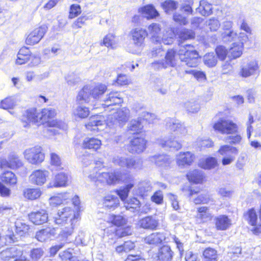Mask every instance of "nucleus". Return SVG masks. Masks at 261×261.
<instances>
[{"mask_svg":"<svg viewBox=\"0 0 261 261\" xmlns=\"http://www.w3.org/2000/svg\"><path fill=\"white\" fill-rule=\"evenodd\" d=\"M195 219L200 223L204 224L211 221L213 219V215L210 212L208 206H200L197 208Z\"/></svg>","mask_w":261,"mask_h":261,"instance_id":"b1692460","label":"nucleus"},{"mask_svg":"<svg viewBox=\"0 0 261 261\" xmlns=\"http://www.w3.org/2000/svg\"><path fill=\"white\" fill-rule=\"evenodd\" d=\"M88 17L85 15H82L77 17L71 24V27L73 31L77 32L86 25V21Z\"/></svg>","mask_w":261,"mask_h":261,"instance_id":"09e8293b","label":"nucleus"},{"mask_svg":"<svg viewBox=\"0 0 261 261\" xmlns=\"http://www.w3.org/2000/svg\"><path fill=\"white\" fill-rule=\"evenodd\" d=\"M244 216L248 223L253 226L251 232L255 235L261 234V223H257L258 218L255 209L254 207L248 209L244 214Z\"/></svg>","mask_w":261,"mask_h":261,"instance_id":"2eb2a0df","label":"nucleus"},{"mask_svg":"<svg viewBox=\"0 0 261 261\" xmlns=\"http://www.w3.org/2000/svg\"><path fill=\"white\" fill-rule=\"evenodd\" d=\"M203 62L207 67H213L217 64V58L213 53H207L203 57Z\"/></svg>","mask_w":261,"mask_h":261,"instance_id":"4d7b16f0","label":"nucleus"},{"mask_svg":"<svg viewBox=\"0 0 261 261\" xmlns=\"http://www.w3.org/2000/svg\"><path fill=\"white\" fill-rule=\"evenodd\" d=\"M174 252L170 247L164 245L159 248L156 254V258L160 261H171Z\"/></svg>","mask_w":261,"mask_h":261,"instance_id":"7c9ffc66","label":"nucleus"},{"mask_svg":"<svg viewBox=\"0 0 261 261\" xmlns=\"http://www.w3.org/2000/svg\"><path fill=\"white\" fill-rule=\"evenodd\" d=\"M50 164L57 170H62L63 169L61 159L59 155L56 153L53 152L50 153Z\"/></svg>","mask_w":261,"mask_h":261,"instance_id":"603ef678","label":"nucleus"},{"mask_svg":"<svg viewBox=\"0 0 261 261\" xmlns=\"http://www.w3.org/2000/svg\"><path fill=\"white\" fill-rule=\"evenodd\" d=\"M218 153L223 156L221 160L222 165L226 166L235 160V156L238 154L239 149L236 147L229 145H222L218 150Z\"/></svg>","mask_w":261,"mask_h":261,"instance_id":"9d476101","label":"nucleus"},{"mask_svg":"<svg viewBox=\"0 0 261 261\" xmlns=\"http://www.w3.org/2000/svg\"><path fill=\"white\" fill-rule=\"evenodd\" d=\"M185 176L190 184L195 185H202L206 182L207 179L205 173L198 169L189 170Z\"/></svg>","mask_w":261,"mask_h":261,"instance_id":"dca6fc26","label":"nucleus"},{"mask_svg":"<svg viewBox=\"0 0 261 261\" xmlns=\"http://www.w3.org/2000/svg\"><path fill=\"white\" fill-rule=\"evenodd\" d=\"M105 118L103 116L98 114L92 115L88 121L85 124L86 129L90 132H99V126L103 125Z\"/></svg>","mask_w":261,"mask_h":261,"instance_id":"6ab92c4d","label":"nucleus"},{"mask_svg":"<svg viewBox=\"0 0 261 261\" xmlns=\"http://www.w3.org/2000/svg\"><path fill=\"white\" fill-rule=\"evenodd\" d=\"M122 102L123 98L120 96L118 92H111L107 95L102 106L103 108H106L110 106L120 105Z\"/></svg>","mask_w":261,"mask_h":261,"instance_id":"2f4dec72","label":"nucleus"},{"mask_svg":"<svg viewBox=\"0 0 261 261\" xmlns=\"http://www.w3.org/2000/svg\"><path fill=\"white\" fill-rule=\"evenodd\" d=\"M172 19L179 25H186L189 23V20L186 16L177 12L173 14Z\"/></svg>","mask_w":261,"mask_h":261,"instance_id":"69168bd1","label":"nucleus"},{"mask_svg":"<svg viewBox=\"0 0 261 261\" xmlns=\"http://www.w3.org/2000/svg\"><path fill=\"white\" fill-rule=\"evenodd\" d=\"M91 96V91L88 86H84L79 92L76 97V102H80L81 104L84 103H88L89 98Z\"/></svg>","mask_w":261,"mask_h":261,"instance_id":"a19ab883","label":"nucleus"},{"mask_svg":"<svg viewBox=\"0 0 261 261\" xmlns=\"http://www.w3.org/2000/svg\"><path fill=\"white\" fill-rule=\"evenodd\" d=\"M177 50L174 48L168 49L165 55L164 60L159 63V66L163 68L175 67L178 61Z\"/></svg>","mask_w":261,"mask_h":261,"instance_id":"a211bd4d","label":"nucleus"},{"mask_svg":"<svg viewBox=\"0 0 261 261\" xmlns=\"http://www.w3.org/2000/svg\"><path fill=\"white\" fill-rule=\"evenodd\" d=\"M25 159L32 164H38L42 163L45 158L41 146H35L26 149L24 152Z\"/></svg>","mask_w":261,"mask_h":261,"instance_id":"ddd939ff","label":"nucleus"},{"mask_svg":"<svg viewBox=\"0 0 261 261\" xmlns=\"http://www.w3.org/2000/svg\"><path fill=\"white\" fill-rule=\"evenodd\" d=\"M107 223L112 226H116L113 233L116 238H122L132 234L131 227L127 225V220L120 215H110Z\"/></svg>","mask_w":261,"mask_h":261,"instance_id":"20e7f679","label":"nucleus"},{"mask_svg":"<svg viewBox=\"0 0 261 261\" xmlns=\"http://www.w3.org/2000/svg\"><path fill=\"white\" fill-rule=\"evenodd\" d=\"M145 243L149 245H156L161 244L163 241V236L160 232H153L144 238Z\"/></svg>","mask_w":261,"mask_h":261,"instance_id":"c03bdc74","label":"nucleus"},{"mask_svg":"<svg viewBox=\"0 0 261 261\" xmlns=\"http://www.w3.org/2000/svg\"><path fill=\"white\" fill-rule=\"evenodd\" d=\"M139 224L144 229L154 230L159 228V220L153 216H147L139 221Z\"/></svg>","mask_w":261,"mask_h":261,"instance_id":"4be33fe9","label":"nucleus"},{"mask_svg":"<svg viewBox=\"0 0 261 261\" xmlns=\"http://www.w3.org/2000/svg\"><path fill=\"white\" fill-rule=\"evenodd\" d=\"M149 33L151 35V40L153 42H159L160 40V37L159 36L161 28L159 24L156 23H152L148 27Z\"/></svg>","mask_w":261,"mask_h":261,"instance_id":"79ce46f5","label":"nucleus"},{"mask_svg":"<svg viewBox=\"0 0 261 261\" xmlns=\"http://www.w3.org/2000/svg\"><path fill=\"white\" fill-rule=\"evenodd\" d=\"M158 143L160 147L163 148L178 150L181 148V143L175 140V138L172 137L160 139L158 141Z\"/></svg>","mask_w":261,"mask_h":261,"instance_id":"bb28decb","label":"nucleus"},{"mask_svg":"<svg viewBox=\"0 0 261 261\" xmlns=\"http://www.w3.org/2000/svg\"><path fill=\"white\" fill-rule=\"evenodd\" d=\"M177 41L179 45L184 43L195 39L196 37V33L194 31L183 28L179 29L176 33Z\"/></svg>","mask_w":261,"mask_h":261,"instance_id":"393cba45","label":"nucleus"},{"mask_svg":"<svg viewBox=\"0 0 261 261\" xmlns=\"http://www.w3.org/2000/svg\"><path fill=\"white\" fill-rule=\"evenodd\" d=\"M44 253L42 248H33L30 251V257L33 260L37 261L43 256Z\"/></svg>","mask_w":261,"mask_h":261,"instance_id":"0e129e2a","label":"nucleus"},{"mask_svg":"<svg viewBox=\"0 0 261 261\" xmlns=\"http://www.w3.org/2000/svg\"><path fill=\"white\" fill-rule=\"evenodd\" d=\"M101 145V140L95 137H86L82 142V148L96 152L100 149Z\"/></svg>","mask_w":261,"mask_h":261,"instance_id":"a878e982","label":"nucleus"},{"mask_svg":"<svg viewBox=\"0 0 261 261\" xmlns=\"http://www.w3.org/2000/svg\"><path fill=\"white\" fill-rule=\"evenodd\" d=\"M195 158V154L190 151L180 152L177 155L176 162L178 166H190Z\"/></svg>","mask_w":261,"mask_h":261,"instance_id":"5701e85b","label":"nucleus"},{"mask_svg":"<svg viewBox=\"0 0 261 261\" xmlns=\"http://www.w3.org/2000/svg\"><path fill=\"white\" fill-rule=\"evenodd\" d=\"M146 134L133 136L128 145L129 151L132 153H140L147 148L148 141L145 138Z\"/></svg>","mask_w":261,"mask_h":261,"instance_id":"f8f14e48","label":"nucleus"},{"mask_svg":"<svg viewBox=\"0 0 261 261\" xmlns=\"http://www.w3.org/2000/svg\"><path fill=\"white\" fill-rule=\"evenodd\" d=\"M188 196H196L193 199V202L196 205L208 204L214 202L212 195L208 191L202 192L203 190L200 187H189L188 188Z\"/></svg>","mask_w":261,"mask_h":261,"instance_id":"6e6552de","label":"nucleus"},{"mask_svg":"<svg viewBox=\"0 0 261 261\" xmlns=\"http://www.w3.org/2000/svg\"><path fill=\"white\" fill-rule=\"evenodd\" d=\"M144 121L145 119L141 117L132 120L128 127V131L129 132V134L132 136L145 134V132L143 129V122Z\"/></svg>","mask_w":261,"mask_h":261,"instance_id":"cd10ccee","label":"nucleus"},{"mask_svg":"<svg viewBox=\"0 0 261 261\" xmlns=\"http://www.w3.org/2000/svg\"><path fill=\"white\" fill-rule=\"evenodd\" d=\"M142 165V162L140 159H135L134 158H126L124 161L123 166L128 170L135 169L140 167Z\"/></svg>","mask_w":261,"mask_h":261,"instance_id":"8fccbe9b","label":"nucleus"},{"mask_svg":"<svg viewBox=\"0 0 261 261\" xmlns=\"http://www.w3.org/2000/svg\"><path fill=\"white\" fill-rule=\"evenodd\" d=\"M19 252L20 249L16 247L7 248L0 252V260L11 261Z\"/></svg>","mask_w":261,"mask_h":261,"instance_id":"f704fd0d","label":"nucleus"},{"mask_svg":"<svg viewBox=\"0 0 261 261\" xmlns=\"http://www.w3.org/2000/svg\"><path fill=\"white\" fill-rule=\"evenodd\" d=\"M215 53L217 58L221 61L225 60L228 55L227 48L222 45L217 46L215 48Z\"/></svg>","mask_w":261,"mask_h":261,"instance_id":"338daca9","label":"nucleus"},{"mask_svg":"<svg viewBox=\"0 0 261 261\" xmlns=\"http://www.w3.org/2000/svg\"><path fill=\"white\" fill-rule=\"evenodd\" d=\"M150 199L152 202L156 204H162L164 201L163 192L160 190L155 191L151 196Z\"/></svg>","mask_w":261,"mask_h":261,"instance_id":"774afa93","label":"nucleus"},{"mask_svg":"<svg viewBox=\"0 0 261 261\" xmlns=\"http://www.w3.org/2000/svg\"><path fill=\"white\" fill-rule=\"evenodd\" d=\"M178 2L174 0H166L163 2L161 6L166 13L175 11L178 8Z\"/></svg>","mask_w":261,"mask_h":261,"instance_id":"3c124183","label":"nucleus"},{"mask_svg":"<svg viewBox=\"0 0 261 261\" xmlns=\"http://www.w3.org/2000/svg\"><path fill=\"white\" fill-rule=\"evenodd\" d=\"M30 230V225L24 223H21L17 225L15 228L16 233L20 236H25L28 234Z\"/></svg>","mask_w":261,"mask_h":261,"instance_id":"680f3d73","label":"nucleus"},{"mask_svg":"<svg viewBox=\"0 0 261 261\" xmlns=\"http://www.w3.org/2000/svg\"><path fill=\"white\" fill-rule=\"evenodd\" d=\"M57 116L55 109L44 108L40 111L33 107L27 109L22 114L21 122L25 128H38L41 125L61 128L63 122L54 119Z\"/></svg>","mask_w":261,"mask_h":261,"instance_id":"f257e3e1","label":"nucleus"},{"mask_svg":"<svg viewBox=\"0 0 261 261\" xmlns=\"http://www.w3.org/2000/svg\"><path fill=\"white\" fill-rule=\"evenodd\" d=\"M48 30V27L43 24L34 28L25 36V43L33 46L38 43L43 38Z\"/></svg>","mask_w":261,"mask_h":261,"instance_id":"1a4fd4ad","label":"nucleus"},{"mask_svg":"<svg viewBox=\"0 0 261 261\" xmlns=\"http://www.w3.org/2000/svg\"><path fill=\"white\" fill-rule=\"evenodd\" d=\"M198 10L199 12L204 16H209L213 13L212 5L205 0L200 2Z\"/></svg>","mask_w":261,"mask_h":261,"instance_id":"de8ad7c7","label":"nucleus"},{"mask_svg":"<svg viewBox=\"0 0 261 261\" xmlns=\"http://www.w3.org/2000/svg\"><path fill=\"white\" fill-rule=\"evenodd\" d=\"M15 103L14 99L11 96H8L2 100L0 102V108L4 110L12 109L14 108Z\"/></svg>","mask_w":261,"mask_h":261,"instance_id":"e2e57ef3","label":"nucleus"},{"mask_svg":"<svg viewBox=\"0 0 261 261\" xmlns=\"http://www.w3.org/2000/svg\"><path fill=\"white\" fill-rule=\"evenodd\" d=\"M179 57L181 61L185 62L189 67H196L199 63L201 56L195 46L187 44L183 46V51L180 50Z\"/></svg>","mask_w":261,"mask_h":261,"instance_id":"423d86ee","label":"nucleus"},{"mask_svg":"<svg viewBox=\"0 0 261 261\" xmlns=\"http://www.w3.org/2000/svg\"><path fill=\"white\" fill-rule=\"evenodd\" d=\"M256 70L254 66L251 64H248L245 66H243L240 70V75L243 77H247L253 74Z\"/></svg>","mask_w":261,"mask_h":261,"instance_id":"13d9d810","label":"nucleus"},{"mask_svg":"<svg viewBox=\"0 0 261 261\" xmlns=\"http://www.w3.org/2000/svg\"><path fill=\"white\" fill-rule=\"evenodd\" d=\"M42 191L39 188H27L22 191L23 197L28 201H36L41 197Z\"/></svg>","mask_w":261,"mask_h":261,"instance_id":"c756f323","label":"nucleus"},{"mask_svg":"<svg viewBox=\"0 0 261 261\" xmlns=\"http://www.w3.org/2000/svg\"><path fill=\"white\" fill-rule=\"evenodd\" d=\"M101 44L105 45L108 48H115L116 44V36L111 33L107 34L103 37Z\"/></svg>","mask_w":261,"mask_h":261,"instance_id":"864d4df0","label":"nucleus"},{"mask_svg":"<svg viewBox=\"0 0 261 261\" xmlns=\"http://www.w3.org/2000/svg\"><path fill=\"white\" fill-rule=\"evenodd\" d=\"M82 13V8L78 4H72L70 5L68 13V18L73 19L77 17Z\"/></svg>","mask_w":261,"mask_h":261,"instance_id":"bf43d9fd","label":"nucleus"},{"mask_svg":"<svg viewBox=\"0 0 261 261\" xmlns=\"http://www.w3.org/2000/svg\"><path fill=\"white\" fill-rule=\"evenodd\" d=\"M18 182V177L14 172L9 170L2 171L0 175V195L3 197H9L11 192L7 186L16 187Z\"/></svg>","mask_w":261,"mask_h":261,"instance_id":"39448f33","label":"nucleus"},{"mask_svg":"<svg viewBox=\"0 0 261 261\" xmlns=\"http://www.w3.org/2000/svg\"><path fill=\"white\" fill-rule=\"evenodd\" d=\"M202 257L203 261H218L219 254L216 249L208 247L203 250Z\"/></svg>","mask_w":261,"mask_h":261,"instance_id":"ea45409f","label":"nucleus"},{"mask_svg":"<svg viewBox=\"0 0 261 261\" xmlns=\"http://www.w3.org/2000/svg\"><path fill=\"white\" fill-rule=\"evenodd\" d=\"M77 106L73 112V115L75 118L84 119L87 118L90 115V110L83 104L76 102Z\"/></svg>","mask_w":261,"mask_h":261,"instance_id":"58836bf2","label":"nucleus"},{"mask_svg":"<svg viewBox=\"0 0 261 261\" xmlns=\"http://www.w3.org/2000/svg\"><path fill=\"white\" fill-rule=\"evenodd\" d=\"M95 181H99L101 183H106L108 185H115L122 180V173L118 171L114 170L111 172H102L98 174L96 179L91 177Z\"/></svg>","mask_w":261,"mask_h":261,"instance_id":"9b49d317","label":"nucleus"},{"mask_svg":"<svg viewBox=\"0 0 261 261\" xmlns=\"http://www.w3.org/2000/svg\"><path fill=\"white\" fill-rule=\"evenodd\" d=\"M212 127L216 132L222 135H232L229 136L227 139L230 140V143L232 145L240 144L242 141V136L238 134L239 126L238 124L232 120L220 118L213 124Z\"/></svg>","mask_w":261,"mask_h":261,"instance_id":"7ed1b4c3","label":"nucleus"},{"mask_svg":"<svg viewBox=\"0 0 261 261\" xmlns=\"http://www.w3.org/2000/svg\"><path fill=\"white\" fill-rule=\"evenodd\" d=\"M48 176L49 172L46 170H35L30 176V181L35 185L42 186L46 182Z\"/></svg>","mask_w":261,"mask_h":261,"instance_id":"412c9836","label":"nucleus"},{"mask_svg":"<svg viewBox=\"0 0 261 261\" xmlns=\"http://www.w3.org/2000/svg\"><path fill=\"white\" fill-rule=\"evenodd\" d=\"M67 193H60L49 198L50 204L54 206H58L61 204H67L70 200Z\"/></svg>","mask_w":261,"mask_h":261,"instance_id":"e433bc0d","label":"nucleus"},{"mask_svg":"<svg viewBox=\"0 0 261 261\" xmlns=\"http://www.w3.org/2000/svg\"><path fill=\"white\" fill-rule=\"evenodd\" d=\"M72 214V211L67 207H64L62 210L59 212L55 217V223L61 226H63L59 234L60 237L63 241L68 243V240L72 236L74 228L77 219L79 218V214Z\"/></svg>","mask_w":261,"mask_h":261,"instance_id":"f03ea898","label":"nucleus"},{"mask_svg":"<svg viewBox=\"0 0 261 261\" xmlns=\"http://www.w3.org/2000/svg\"><path fill=\"white\" fill-rule=\"evenodd\" d=\"M119 205V199L115 195L109 194L103 198V207L105 209L114 210Z\"/></svg>","mask_w":261,"mask_h":261,"instance_id":"72a5a7b5","label":"nucleus"},{"mask_svg":"<svg viewBox=\"0 0 261 261\" xmlns=\"http://www.w3.org/2000/svg\"><path fill=\"white\" fill-rule=\"evenodd\" d=\"M215 226L217 230L224 231L231 225V219L226 215H220L214 219Z\"/></svg>","mask_w":261,"mask_h":261,"instance_id":"c85d7f7f","label":"nucleus"},{"mask_svg":"<svg viewBox=\"0 0 261 261\" xmlns=\"http://www.w3.org/2000/svg\"><path fill=\"white\" fill-rule=\"evenodd\" d=\"M197 144L200 150L211 148L214 146V142L209 138L198 139L197 141Z\"/></svg>","mask_w":261,"mask_h":261,"instance_id":"5fc2aeb1","label":"nucleus"},{"mask_svg":"<svg viewBox=\"0 0 261 261\" xmlns=\"http://www.w3.org/2000/svg\"><path fill=\"white\" fill-rule=\"evenodd\" d=\"M217 159L213 156H208L201 159L198 162V167L204 170H211L218 166Z\"/></svg>","mask_w":261,"mask_h":261,"instance_id":"4c0bfd02","label":"nucleus"},{"mask_svg":"<svg viewBox=\"0 0 261 261\" xmlns=\"http://www.w3.org/2000/svg\"><path fill=\"white\" fill-rule=\"evenodd\" d=\"M114 83L118 86H125L128 85L131 83V80L126 74H119L114 81Z\"/></svg>","mask_w":261,"mask_h":261,"instance_id":"052dcab7","label":"nucleus"},{"mask_svg":"<svg viewBox=\"0 0 261 261\" xmlns=\"http://www.w3.org/2000/svg\"><path fill=\"white\" fill-rule=\"evenodd\" d=\"M55 234V229L46 227L38 230L35 234L36 239L41 242H44Z\"/></svg>","mask_w":261,"mask_h":261,"instance_id":"c9c22d12","label":"nucleus"},{"mask_svg":"<svg viewBox=\"0 0 261 261\" xmlns=\"http://www.w3.org/2000/svg\"><path fill=\"white\" fill-rule=\"evenodd\" d=\"M68 185V177L65 173H58L55 178V181L53 186L49 187H66Z\"/></svg>","mask_w":261,"mask_h":261,"instance_id":"49530a36","label":"nucleus"},{"mask_svg":"<svg viewBox=\"0 0 261 261\" xmlns=\"http://www.w3.org/2000/svg\"><path fill=\"white\" fill-rule=\"evenodd\" d=\"M147 31L141 28H136L132 29L129 36L135 46L141 47L144 44L145 39L147 37Z\"/></svg>","mask_w":261,"mask_h":261,"instance_id":"f3484780","label":"nucleus"},{"mask_svg":"<svg viewBox=\"0 0 261 261\" xmlns=\"http://www.w3.org/2000/svg\"><path fill=\"white\" fill-rule=\"evenodd\" d=\"M246 41H241L239 43H233L232 46L229 49L231 55V58L232 59H236L240 57L242 54V51L244 48V43H246Z\"/></svg>","mask_w":261,"mask_h":261,"instance_id":"a18cd8bd","label":"nucleus"},{"mask_svg":"<svg viewBox=\"0 0 261 261\" xmlns=\"http://www.w3.org/2000/svg\"><path fill=\"white\" fill-rule=\"evenodd\" d=\"M152 159L154 164L159 166L169 163V156L164 154L154 155Z\"/></svg>","mask_w":261,"mask_h":261,"instance_id":"6e6d98bb","label":"nucleus"},{"mask_svg":"<svg viewBox=\"0 0 261 261\" xmlns=\"http://www.w3.org/2000/svg\"><path fill=\"white\" fill-rule=\"evenodd\" d=\"M138 12L148 20L154 19L159 15L158 11L151 4H148L139 8Z\"/></svg>","mask_w":261,"mask_h":261,"instance_id":"473e14b6","label":"nucleus"},{"mask_svg":"<svg viewBox=\"0 0 261 261\" xmlns=\"http://www.w3.org/2000/svg\"><path fill=\"white\" fill-rule=\"evenodd\" d=\"M125 182L127 184L124 186L114 191L123 201H125L127 199L130 190L135 186L134 178L130 175H128L125 178Z\"/></svg>","mask_w":261,"mask_h":261,"instance_id":"aec40b11","label":"nucleus"},{"mask_svg":"<svg viewBox=\"0 0 261 261\" xmlns=\"http://www.w3.org/2000/svg\"><path fill=\"white\" fill-rule=\"evenodd\" d=\"M107 90V86L102 83H98L90 89L91 97L94 99H98L102 96Z\"/></svg>","mask_w":261,"mask_h":261,"instance_id":"37998d69","label":"nucleus"},{"mask_svg":"<svg viewBox=\"0 0 261 261\" xmlns=\"http://www.w3.org/2000/svg\"><path fill=\"white\" fill-rule=\"evenodd\" d=\"M28 62H30V67H35L40 63L41 58L38 56L33 54L29 47L22 46L17 53L16 64L20 65Z\"/></svg>","mask_w":261,"mask_h":261,"instance_id":"0eeeda50","label":"nucleus"},{"mask_svg":"<svg viewBox=\"0 0 261 261\" xmlns=\"http://www.w3.org/2000/svg\"><path fill=\"white\" fill-rule=\"evenodd\" d=\"M29 221L35 226L43 225L49 221L48 212L44 208L32 211L28 214Z\"/></svg>","mask_w":261,"mask_h":261,"instance_id":"4468645a","label":"nucleus"}]
</instances>
